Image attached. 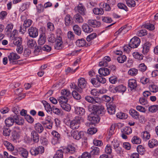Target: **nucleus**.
<instances>
[{
    "mask_svg": "<svg viewBox=\"0 0 158 158\" xmlns=\"http://www.w3.org/2000/svg\"><path fill=\"white\" fill-rule=\"evenodd\" d=\"M70 86L71 89H74V91L75 90L80 93L82 91L81 89L78 88V87L76 85L74 84L71 83Z\"/></svg>",
    "mask_w": 158,
    "mask_h": 158,
    "instance_id": "58",
    "label": "nucleus"
},
{
    "mask_svg": "<svg viewBox=\"0 0 158 158\" xmlns=\"http://www.w3.org/2000/svg\"><path fill=\"white\" fill-rule=\"evenodd\" d=\"M97 131L96 128L94 127H90L89 128L87 131L88 134L93 135L96 133Z\"/></svg>",
    "mask_w": 158,
    "mask_h": 158,
    "instance_id": "61",
    "label": "nucleus"
},
{
    "mask_svg": "<svg viewBox=\"0 0 158 158\" xmlns=\"http://www.w3.org/2000/svg\"><path fill=\"white\" fill-rule=\"evenodd\" d=\"M42 102L44 105L46 110L47 112H52V107H51L50 105L45 101H43Z\"/></svg>",
    "mask_w": 158,
    "mask_h": 158,
    "instance_id": "32",
    "label": "nucleus"
},
{
    "mask_svg": "<svg viewBox=\"0 0 158 158\" xmlns=\"http://www.w3.org/2000/svg\"><path fill=\"white\" fill-rule=\"evenodd\" d=\"M15 122V119L12 117H9L6 118L5 121V123L6 127H9L12 126Z\"/></svg>",
    "mask_w": 158,
    "mask_h": 158,
    "instance_id": "27",
    "label": "nucleus"
},
{
    "mask_svg": "<svg viewBox=\"0 0 158 158\" xmlns=\"http://www.w3.org/2000/svg\"><path fill=\"white\" fill-rule=\"evenodd\" d=\"M151 45L149 42H147L143 45L142 52L143 54H146L149 51Z\"/></svg>",
    "mask_w": 158,
    "mask_h": 158,
    "instance_id": "15",
    "label": "nucleus"
},
{
    "mask_svg": "<svg viewBox=\"0 0 158 158\" xmlns=\"http://www.w3.org/2000/svg\"><path fill=\"white\" fill-rule=\"evenodd\" d=\"M55 47L56 49H59L62 48L61 45L62 43V38L59 37L55 40Z\"/></svg>",
    "mask_w": 158,
    "mask_h": 158,
    "instance_id": "21",
    "label": "nucleus"
},
{
    "mask_svg": "<svg viewBox=\"0 0 158 158\" xmlns=\"http://www.w3.org/2000/svg\"><path fill=\"white\" fill-rule=\"evenodd\" d=\"M85 100L89 103L95 104L96 103H99L100 102L101 100L100 98L97 97H91L89 96L85 97Z\"/></svg>",
    "mask_w": 158,
    "mask_h": 158,
    "instance_id": "10",
    "label": "nucleus"
},
{
    "mask_svg": "<svg viewBox=\"0 0 158 158\" xmlns=\"http://www.w3.org/2000/svg\"><path fill=\"white\" fill-rule=\"evenodd\" d=\"M138 152L140 154H143L144 150V148L141 145H138L137 148Z\"/></svg>",
    "mask_w": 158,
    "mask_h": 158,
    "instance_id": "63",
    "label": "nucleus"
},
{
    "mask_svg": "<svg viewBox=\"0 0 158 158\" xmlns=\"http://www.w3.org/2000/svg\"><path fill=\"white\" fill-rule=\"evenodd\" d=\"M150 90L153 92L156 93L158 91V87L157 86L154 84H152L149 86Z\"/></svg>",
    "mask_w": 158,
    "mask_h": 158,
    "instance_id": "46",
    "label": "nucleus"
},
{
    "mask_svg": "<svg viewBox=\"0 0 158 158\" xmlns=\"http://www.w3.org/2000/svg\"><path fill=\"white\" fill-rule=\"evenodd\" d=\"M140 43V39L138 37L135 36L131 40L129 47L131 48H136L139 45Z\"/></svg>",
    "mask_w": 158,
    "mask_h": 158,
    "instance_id": "5",
    "label": "nucleus"
},
{
    "mask_svg": "<svg viewBox=\"0 0 158 158\" xmlns=\"http://www.w3.org/2000/svg\"><path fill=\"white\" fill-rule=\"evenodd\" d=\"M16 128L19 130V127H16ZM12 136L14 140H16L19 139L20 137L19 131H16L14 130L12 132Z\"/></svg>",
    "mask_w": 158,
    "mask_h": 158,
    "instance_id": "24",
    "label": "nucleus"
},
{
    "mask_svg": "<svg viewBox=\"0 0 158 158\" xmlns=\"http://www.w3.org/2000/svg\"><path fill=\"white\" fill-rule=\"evenodd\" d=\"M117 6L118 8L120 9H123L126 11L128 10L127 6L123 3H118Z\"/></svg>",
    "mask_w": 158,
    "mask_h": 158,
    "instance_id": "62",
    "label": "nucleus"
},
{
    "mask_svg": "<svg viewBox=\"0 0 158 158\" xmlns=\"http://www.w3.org/2000/svg\"><path fill=\"white\" fill-rule=\"evenodd\" d=\"M60 104L61 107L63 110L68 112L69 111L71 110L70 105L67 103H60Z\"/></svg>",
    "mask_w": 158,
    "mask_h": 158,
    "instance_id": "31",
    "label": "nucleus"
},
{
    "mask_svg": "<svg viewBox=\"0 0 158 158\" xmlns=\"http://www.w3.org/2000/svg\"><path fill=\"white\" fill-rule=\"evenodd\" d=\"M131 142L134 144H139L141 143V139L138 136H135L132 138Z\"/></svg>",
    "mask_w": 158,
    "mask_h": 158,
    "instance_id": "43",
    "label": "nucleus"
},
{
    "mask_svg": "<svg viewBox=\"0 0 158 158\" xmlns=\"http://www.w3.org/2000/svg\"><path fill=\"white\" fill-rule=\"evenodd\" d=\"M87 23L89 26L94 27H98L100 26L101 24L100 22L92 19L88 20Z\"/></svg>",
    "mask_w": 158,
    "mask_h": 158,
    "instance_id": "16",
    "label": "nucleus"
},
{
    "mask_svg": "<svg viewBox=\"0 0 158 158\" xmlns=\"http://www.w3.org/2000/svg\"><path fill=\"white\" fill-rule=\"evenodd\" d=\"M89 110L90 111H92L91 114L93 113L94 114L103 115L105 113V109L103 106H97L94 105L92 107H89Z\"/></svg>",
    "mask_w": 158,
    "mask_h": 158,
    "instance_id": "2",
    "label": "nucleus"
},
{
    "mask_svg": "<svg viewBox=\"0 0 158 158\" xmlns=\"http://www.w3.org/2000/svg\"><path fill=\"white\" fill-rule=\"evenodd\" d=\"M99 74L103 76H106L109 75L110 73V70L107 68H102L98 70Z\"/></svg>",
    "mask_w": 158,
    "mask_h": 158,
    "instance_id": "18",
    "label": "nucleus"
},
{
    "mask_svg": "<svg viewBox=\"0 0 158 158\" xmlns=\"http://www.w3.org/2000/svg\"><path fill=\"white\" fill-rule=\"evenodd\" d=\"M11 132V130L7 127H4L3 128V134L6 136H8L10 135Z\"/></svg>",
    "mask_w": 158,
    "mask_h": 158,
    "instance_id": "36",
    "label": "nucleus"
},
{
    "mask_svg": "<svg viewBox=\"0 0 158 158\" xmlns=\"http://www.w3.org/2000/svg\"><path fill=\"white\" fill-rule=\"evenodd\" d=\"M74 18L75 19L76 22L77 23H82L84 21L82 17L79 13L75 14L74 15Z\"/></svg>",
    "mask_w": 158,
    "mask_h": 158,
    "instance_id": "25",
    "label": "nucleus"
},
{
    "mask_svg": "<svg viewBox=\"0 0 158 158\" xmlns=\"http://www.w3.org/2000/svg\"><path fill=\"white\" fill-rule=\"evenodd\" d=\"M72 94L74 98L76 100H79L81 98L80 95L76 91H73Z\"/></svg>",
    "mask_w": 158,
    "mask_h": 158,
    "instance_id": "60",
    "label": "nucleus"
},
{
    "mask_svg": "<svg viewBox=\"0 0 158 158\" xmlns=\"http://www.w3.org/2000/svg\"><path fill=\"white\" fill-rule=\"evenodd\" d=\"M67 151L71 154L73 153L75 151V148L71 145H69L68 146L67 148Z\"/></svg>",
    "mask_w": 158,
    "mask_h": 158,
    "instance_id": "54",
    "label": "nucleus"
},
{
    "mask_svg": "<svg viewBox=\"0 0 158 158\" xmlns=\"http://www.w3.org/2000/svg\"><path fill=\"white\" fill-rule=\"evenodd\" d=\"M92 150L91 151V154L92 155H98L99 154L100 151L99 148L97 147H92L91 148Z\"/></svg>",
    "mask_w": 158,
    "mask_h": 158,
    "instance_id": "41",
    "label": "nucleus"
},
{
    "mask_svg": "<svg viewBox=\"0 0 158 158\" xmlns=\"http://www.w3.org/2000/svg\"><path fill=\"white\" fill-rule=\"evenodd\" d=\"M75 112L76 114L81 116L84 115L85 112V109L80 107H77L75 108Z\"/></svg>",
    "mask_w": 158,
    "mask_h": 158,
    "instance_id": "23",
    "label": "nucleus"
},
{
    "mask_svg": "<svg viewBox=\"0 0 158 158\" xmlns=\"http://www.w3.org/2000/svg\"><path fill=\"white\" fill-rule=\"evenodd\" d=\"M120 143L118 141L117 139H114L112 142L111 143V146H113L114 149H116V147L119 146Z\"/></svg>",
    "mask_w": 158,
    "mask_h": 158,
    "instance_id": "52",
    "label": "nucleus"
},
{
    "mask_svg": "<svg viewBox=\"0 0 158 158\" xmlns=\"http://www.w3.org/2000/svg\"><path fill=\"white\" fill-rule=\"evenodd\" d=\"M32 23V21L30 19H27L25 20L23 26L20 27V31H22V30L26 31V28L30 26Z\"/></svg>",
    "mask_w": 158,
    "mask_h": 158,
    "instance_id": "12",
    "label": "nucleus"
},
{
    "mask_svg": "<svg viewBox=\"0 0 158 158\" xmlns=\"http://www.w3.org/2000/svg\"><path fill=\"white\" fill-rule=\"evenodd\" d=\"M27 44L28 46L31 48H33L36 45V42L32 39H27Z\"/></svg>",
    "mask_w": 158,
    "mask_h": 158,
    "instance_id": "30",
    "label": "nucleus"
},
{
    "mask_svg": "<svg viewBox=\"0 0 158 158\" xmlns=\"http://www.w3.org/2000/svg\"><path fill=\"white\" fill-rule=\"evenodd\" d=\"M20 56L16 53L11 52L8 56V58L10 63L12 64H19L20 60H14L19 59Z\"/></svg>",
    "mask_w": 158,
    "mask_h": 158,
    "instance_id": "4",
    "label": "nucleus"
},
{
    "mask_svg": "<svg viewBox=\"0 0 158 158\" xmlns=\"http://www.w3.org/2000/svg\"><path fill=\"white\" fill-rule=\"evenodd\" d=\"M133 56L134 58L138 60H142L143 59V56L137 52H135L133 53Z\"/></svg>",
    "mask_w": 158,
    "mask_h": 158,
    "instance_id": "44",
    "label": "nucleus"
},
{
    "mask_svg": "<svg viewBox=\"0 0 158 158\" xmlns=\"http://www.w3.org/2000/svg\"><path fill=\"white\" fill-rule=\"evenodd\" d=\"M117 116L120 119H125L127 118V115L125 113L120 112L117 114Z\"/></svg>",
    "mask_w": 158,
    "mask_h": 158,
    "instance_id": "47",
    "label": "nucleus"
},
{
    "mask_svg": "<svg viewBox=\"0 0 158 158\" xmlns=\"http://www.w3.org/2000/svg\"><path fill=\"white\" fill-rule=\"evenodd\" d=\"M116 106L114 104H109L107 106V109L108 113L110 114H113L115 112Z\"/></svg>",
    "mask_w": 158,
    "mask_h": 158,
    "instance_id": "14",
    "label": "nucleus"
},
{
    "mask_svg": "<svg viewBox=\"0 0 158 158\" xmlns=\"http://www.w3.org/2000/svg\"><path fill=\"white\" fill-rule=\"evenodd\" d=\"M128 85L131 90L135 89L137 86L136 80L134 79L129 80L128 81Z\"/></svg>",
    "mask_w": 158,
    "mask_h": 158,
    "instance_id": "20",
    "label": "nucleus"
},
{
    "mask_svg": "<svg viewBox=\"0 0 158 158\" xmlns=\"http://www.w3.org/2000/svg\"><path fill=\"white\" fill-rule=\"evenodd\" d=\"M96 36L97 34L95 33L91 34L87 36L86 40L88 42L90 41L91 40L94 39Z\"/></svg>",
    "mask_w": 158,
    "mask_h": 158,
    "instance_id": "56",
    "label": "nucleus"
},
{
    "mask_svg": "<svg viewBox=\"0 0 158 158\" xmlns=\"http://www.w3.org/2000/svg\"><path fill=\"white\" fill-rule=\"evenodd\" d=\"M35 130L38 133L42 132L44 130V128L42 125L39 123H36L35 126Z\"/></svg>",
    "mask_w": 158,
    "mask_h": 158,
    "instance_id": "34",
    "label": "nucleus"
},
{
    "mask_svg": "<svg viewBox=\"0 0 158 158\" xmlns=\"http://www.w3.org/2000/svg\"><path fill=\"white\" fill-rule=\"evenodd\" d=\"M139 71L144 72L147 69V67L144 63H141L139 65Z\"/></svg>",
    "mask_w": 158,
    "mask_h": 158,
    "instance_id": "59",
    "label": "nucleus"
},
{
    "mask_svg": "<svg viewBox=\"0 0 158 158\" xmlns=\"http://www.w3.org/2000/svg\"><path fill=\"white\" fill-rule=\"evenodd\" d=\"M76 11L78 12L81 15H85L86 14V10L84 6L81 3L79 4L74 9Z\"/></svg>",
    "mask_w": 158,
    "mask_h": 158,
    "instance_id": "7",
    "label": "nucleus"
},
{
    "mask_svg": "<svg viewBox=\"0 0 158 158\" xmlns=\"http://www.w3.org/2000/svg\"><path fill=\"white\" fill-rule=\"evenodd\" d=\"M13 27V25L12 23H10V24H8L7 25L6 27L5 30H6V31L10 33L11 32Z\"/></svg>",
    "mask_w": 158,
    "mask_h": 158,
    "instance_id": "64",
    "label": "nucleus"
},
{
    "mask_svg": "<svg viewBox=\"0 0 158 158\" xmlns=\"http://www.w3.org/2000/svg\"><path fill=\"white\" fill-rule=\"evenodd\" d=\"M31 138L34 142L37 143L39 141V136L38 134L35 131H33L31 132Z\"/></svg>",
    "mask_w": 158,
    "mask_h": 158,
    "instance_id": "22",
    "label": "nucleus"
},
{
    "mask_svg": "<svg viewBox=\"0 0 158 158\" xmlns=\"http://www.w3.org/2000/svg\"><path fill=\"white\" fill-rule=\"evenodd\" d=\"M3 143L9 151H12L15 148L14 145L7 141H4Z\"/></svg>",
    "mask_w": 158,
    "mask_h": 158,
    "instance_id": "33",
    "label": "nucleus"
},
{
    "mask_svg": "<svg viewBox=\"0 0 158 158\" xmlns=\"http://www.w3.org/2000/svg\"><path fill=\"white\" fill-rule=\"evenodd\" d=\"M127 57L125 55L120 56L117 59V61L120 63H123L126 61Z\"/></svg>",
    "mask_w": 158,
    "mask_h": 158,
    "instance_id": "45",
    "label": "nucleus"
},
{
    "mask_svg": "<svg viewBox=\"0 0 158 158\" xmlns=\"http://www.w3.org/2000/svg\"><path fill=\"white\" fill-rule=\"evenodd\" d=\"M137 73L138 70L135 68L131 69L128 71V74L132 76H135Z\"/></svg>",
    "mask_w": 158,
    "mask_h": 158,
    "instance_id": "49",
    "label": "nucleus"
},
{
    "mask_svg": "<svg viewBox=\"0 0 158 158\" xmlns=\"http://www.w3.org/2000/svg\"><path fill=\"white\" fill-rule=\"evenodd\" d=\"M61 96L59 97L58 101L60 103H67L71 95V93L67 89H63L61 90Z\"/></svg>",
    "mask_w": 158,
    "mask_h": 158,
    "instance_id": "1",
    "label": "nucleus"
},
{
    "mask_svg": "<svg viewBox=\"0 0 158 158\" xmlns=\"http://www.w3.org/2000/svg\"><path fill=\"white\" fill-rule=\"evenodd\" d=\"M114 90L116 92H118L120 93H124L126 90V88L125 86L122 85H121L115 87Z\"/></svg>",
    "mask_w": 158,
    "mask_h": 158,
    "instance_id": "28",
    "label": "nucleus"
},
{
    "mask_svg": "<svg viewBox=\"0 0 158 158\" xmlns=\"http://www.w3.org/2000/svg\"><path fill=\"white\" fill-rule=\"evenodd\" d=\"M87 82L84 78H80L78 80V87L82 89L85 88Z\"/></svg>",
    "mask_w": 158,
    "mask_h": 158,
    "instance_id": "11",
    "label": "nucleus"
},
{
    "mask_svg": "<svg viewBox=\"0 0 158 158\" xmlns=\"http://www.w3.org/2000/svg\"><path fill=\"white\" fill-rule=\"evenodd\" d=\"M96 78L98 81L100 83L104 84L105 83L106 81V79L101 76L97 75Z\"/></svg>",
    "mask_w": 158,
    "mask_h": 158,
    "instance_id": "50",
    "label": "nucleus"
},
{
    "mask_svg": "<svg viewBox=\"0 0 158 158\" xmlns=\"http://www.w3.org/2000/svg\"><path fill=\"white\" fill-rule=\"evenodd\" d=\"M19 154L24 158H27L28 156V152L27 150L23 148H20L17 150Z\"/></svg>",
    "mask_w": 158,
    "mask_h": 158,
    "instance_id": "13",
    "label": "nucleus"
},
{
    "mask_svg": "<svg viewBox=\"0 0 158 158\" xmlns=\"http://www.w3.org/2000/svg\"><path fill=\"white\" fill-rule=\"evenodd\" d=\"M22 39L21 37H17L15 38L13 41L14 44L17 46H21Z\"/></svg>",
    "mask_w": 158,
    "mask_h": 158,
    "instance_id": "40",
    "label": "nucleus"
},
{
    "mask_svg": "<svg viewBox=\"0 0 158 158\" xmlns=\"http://www.w3.org/2000/svg\"><path fill=\"white\" fill-rule=\"evenodd\" d=\"M82 132L78 131H75L73 133V137L77 140H79L82 138Z\"/></svg>",
    "mask_w": 158,
    "mask_h": 158,
    "instance_id": "39",
    "label": "nucleus"
},
{
    "mask_svg": "<svg viewBox=\"0 0 158 158\" xmlns=\"http://www.w3.org/2000/svg\"><path fill=\"white\" fill-rule=\"evenodd\" d=\"M129 113L134 119H137L139 118V113L134 109H131L129 111Z\"/></svg>",
    "mask_w": 158,
    "mask_h": 158,
    "instance_id": "26",
    "label": "nucleus"
},
{
    "mask_svg": "<svg viewBox=\"0 0 158 158\" xmlns=\"http://www.w3.org/2000/svg\"><path fill=\"white\" fill-rule=\"evenodd\" d=\"M15 122L18 125H22L23 124L24 121L23 119L18 118L17 117V118H15Z\"/></svg>",
    "mask_w": 158,
    "mask_h": 158,
    "instance_id": "57",
    "label": "nucleus"
},
{
    "mask_svg": "<svg viewBox=\"0 0 158 158\" xmlns=\"http://www.w3.org/2000/svg\"><path fill=\"white\" fill-rule=\"evenodd\" d=\"M158 142L156 139H152L150 140L148 143L149 146L150 148H152L154 146L158 144Z\"/></svg>",
    "mask_w": 158,
    "mask_h": 158,
    "instance_id": "42",
    "label": "nucleus"
},
{
    "mask_svg": "<svg viewBox=\"0 0 158 158\" xmlns=\"http://www.w3.org/2000/svg\"><path fill=\"white\" fill-rule=\"evenodd\" d=\"M44 148L42 146H40L36 148L33 147L30 150L31 154L34 156H36L40 153H42L44 152Z\"/></svg>",
    "mask_w": 158,
    "mask_h": 158,
    "instance_id": "6",
    "label": "nucleus"
},
{
    "mask_svg": "<svg viewBox=\"0 0 158 158\" xmlns=\"http://www.w3.org/2000/svg\"><path fill=\"white\" fill-rule=\"evenodd\" d=\"M127 5L130 7H134L135 5V1L133 0H126Z\"/></svg>",
    "mask_w": 158,
    "mask_h": 158,
    "instance_id": "53",
    "label": "nucleus"
},
{
    "mask_svg": "<svg viewBox=\"0 0 158 158\" xmlns=\"http://www.w3.org/2000/svg\"><path fill=\"white\" fill-rule=\"evenodd\" d=\"M158 110V105H155L150 106L149 108V111L152 113L156 112Z\"/></svg>",
    "mask_w": 158,
    "mask_h": 158,
    "instance_id": "51",
    "label": "nucleus"
},
{
    "mask_svg": "<svg viewBox=\"0 0 158 158\" xmlns=\"http://www.w3.org/2000/svg\"><path fill=\"white\" fill-rule=\"evenodd\" d=\"M93 12L95 15H101L103 14L104 12L102 8L96 7L93 9Z\"/></svg>",
    "mask_w": 158,
    "mask_h": 158,
    "instance_id": "29",
    "label": "nucleus"
},
{
    "mask_svg": "<svg viewBox=\"0 0 158 158\" xmlns=\"http://www.w3.org/2000/svg\"><path fill=\"white\" fill-rule=\"evenodd\" d=\"M150 135L147 131L143 132L142 134V137L143 139L146 140L150 138Z\"/></svg>",
    "mask_w": 158,
    "mask_h": 158,
    "instance_id": "55",
    "label": "nucleus"
},
{
    "mask_svg": "<svg viewBox=\"0 0 158 158\" xmlns=\"http://www.w3.org/2000/svg\"><path fill=\"white\" fill-rule=\"evenodd\" d=\"M76 43V45L79 47H83L86 45L85 40L82 39L77 40Z\"/></svg>",
    "mask_w": 158,
    "mask_h": 158,
    "instance_id": "38",
    "label": "nucleus"
},
{
    "mask_svg": "<svg viewBox=\"0 0 158 158\" xmlns=\"http://www.w3.org/2000/svg\"><path fill=\"white\" fill-rule=\"evenodd\" d=\"M46 37L44 33L42 32L40 35V38L38 40V44L40 45L44 44L45 42Z\"/></svg>",
    "mask_w": 158,
    "mask_h": 158,
    "instance_id": "19",
    "label": "nucleus"
},
{
    "mask_svg": "<svg viewBox=\"0 0 158 158\" xmlns=\"http://www.w3.org/2000/svg\"><path fill=\"white\" fill-rule=\"evenodd\" d=\"M98 115L102 116L103 115L91 114L88 116V119L91 121L92 124H94L95 123H98L100 119L98 116Z\"/></svg>",
    "mask_w": 158,
    "mask_h": 158,
    "instance_id": "9",
    "label": "nucleus"
},
{
    "mask_svg": "<svg viewBox=\"0 0 158 158\" xmlns=\"http://www.w3.org/2000/svg\"><path fill=\"white\" fill-rule=\"evenodd\" d=\"M65 24L66 26H69L72 23V18L70 15H68L65 18Z\"/></svg>",
    "mask_w": 158,
    "mask_h": 158,
    "instance_id": "37",
    "label": "nucleus"
},
{
    "mask_svg": "<svg viewBox=\"0 0 158 158\" xmlns=\"http://www.w3.org/2000/svg\"><path fill=\"white\" fill-rule=\"evenodd\" d=\"M28 32L30 37L35 38L38 35V30L35 27H31L28 29Z\"/></svg>",
    "mask_w": 158,
    "mask_h": 158,
    "instance_id": "8",
    "label": "nucleus"
},
{
    "mask_svg": "<svg viewBox=\"0 0 158 158\" xmlns=\"http://www.w3.org/2000/svg\"><path fill=\"white\" fill-rule=\"evenodd\" d=\"M82 29L85 33H90L93 31L92 28L87 23H84L82 26Z\"/></svg>",
    "mask_w": 158,
    "mask_h": 158,
    "instance_id": "17",
    "label": "nucleus"
},
{
    "mask_svg": "<svg viewBox=\"0 0 158 158\" xmlns=\"http://www.w3.org/2000/svg\"><path fill=\"white\" fill-rule=\"evenodd\" d=\"M84 120L81 117H77L71 121L70 127L72 129H77L79 127V125L81 122H84Z\"/></svg>",
    "mask_w": 158,
    "mask_h": 158,
    "instance_id": "3",
    "label": "nucleus"
},
{
    "mask_svg": "<svg viewBox=\"0 0 158 158\" xmlns=\"http://www.w3.org/2000/svg\"><path fill=\"white\" fill-rule=\"evenodd\" d=\"M73 29L76 34L78 35H81V28L77 25L74 26L73 27Z\"/></svg>",
    "mask_w": 158,
    "mask_h": 158,
    "instance_id": "35",
    "label": "nucleus"
},
{
    "mask_svg": "<svg viewBox=\"0 0 158 158\" xmlns=\"http://www.w3.org/2000/svg\"><path fill=\"white\" fill-rule=\"evenodd\" d=\"M132 131V129L130 127H127L124 128L122 132L127 135H129L131 133Z\"/></svg>",
    "mask_w": 158,
    "mask_h": 158,
    "instance_id": "48",
    "label": "nucleus"
}]
</instances>
